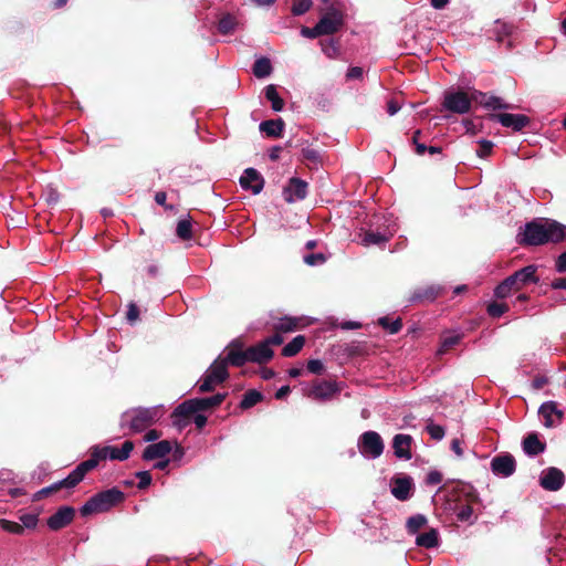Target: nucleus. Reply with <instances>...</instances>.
<instances>
[{
	"instance_id": "f257e3e1",
	"label": "nucleus",
	"mask_w": 566,
	"mask_h": 566,
	"mask_svg": "<svg viewBox=\"0 0 566 566\" xmlns=\"http://www.w3.org/2000/svg\"><path fill=\"white\" fill-rule=\"evenodd\" d=\"M566 237V227L556 220L537 218L524 226L518 233L517 242L524 247H537L558 243Z\"/></svg>"
},
{
	"instance_id": "f03ea898",
	"label": "nucleus",
	"mask_w": 566,
	"mask_h": 566,
	"mask_svg": "<svg viewBox=\"0 0 566 566\" xmlns=\"http://www.w3.org/2000/svg\"><path fill=\"white\" fill-rule=\"evenodd\" d=\"M227 394H216L211 397L192 398L178 405L171 413L172 424H187L193 420V424H206L207 411L213 410L226 399Z\"/></svg>"
},
{
	"instance_id": "7ed1b4c3",
	"label": "nucleus",
	"mask_w": 566,
	"mask_h": 566,
	"mask_svg": "<svg viewBox=\"0 0 566 566\" xmlns=\"http://www.w3.org/2000/svg\"><path fill=\"white\" fill-rule=\"evenodd\" d=\"M134 449V443L130 440H126L120 447L117 446H94L91 448V458L80 463L71 472V484H78L87 472L95 469L102 460H117L124 461L129 458L130 452Z\"/></svg>"
},
{
	"instance_id": "20e7f679",
	"label": "nucleus",
	"mask_w": 566,
	"mask_h": 566,
	"mask_svg": "<svg viewBox=\"0 0 566 566\" xmlns=\"http://www.w3.org/2000/svg\"><path fill=\"white\" fill-rule=\"evenodd\" d=\"M537 266L532 264L515 271L513 274L504 279L495 289L494 296L496 298H505L512 292L522 290L525 285L537 283L538 276L536 275Z\"/></svg>"
},
{
	"instance_id": "39448f33",
	"label": "nucleus",
	"mask_w": 566,
	"mask_h": 566,
	"mask_svg": "<svg viewBox=\"0 0 566 566\" xmlns=\"http://www.w3.org/2000/svg\"><path fill=\"white\" fill-rule=\"evenodd\" d=\"M124 499L125 494L123 491L112 488L93 495L85 502L80 512L83 516L104 513L122 503Z\"/></svg>"
},
{
	"instance_id": "423d86ee",
	"label": "nucleus",
	"mask_w": 566,
	"mask_h": 566,
	"mask_svg": "<svg viewBox=\"0 0 566 566\" xmlns=\"http://www.w3.org/2000/svg\"><path fill=\"white\" fill-rule=\"evenodd\" d=\"M228 377V368L221 357H218L201 378L198 389L200 392L212 391L216 385L226 381Z\"/></svg>"
},
{
	"instance_id": "0eeeda50",
	"label": "nucleus",
	"mask_w": 566,
	"mask_h": 566,
	"mask_svg": "<svg viewBox=\"0 0 566 566\" xmlns=\"http://www.w3.org/2000/svg\"><path fill=\"white\" fill-rule=\"evenodd\" d=\"M164 411L161 407L134 408L123 415V424H149L159 421Z\"/></svg>"
},
{
	"instance_id": "6e6552de",
	"label": "nucleus",
	"mask_w": 566,
	"mask_h": 566,
	"mask_svg": "<svg viewBox=\"0 0 566 566\" xmlns=\"http://www.w3.org/2000/svg\"><path fill=\"white\" fill-rule=\"evenodd\" d=\"M442 106L449 112L465 114L471 108V99L469 94L462 90L446 92Z\"/></svg>"
},
{
	"instance_id": "1a4fd4ad",
	"label": "nucleus",
	"mask_w": 566,
	"mask_h": 566,
	"mask_svg": "<svg viewBox=\"0 0 566 566\" xmlns=\"http://www.w3.org/2000/svg\"><path fill=\"white\" fill-rule=\"evenodd\" d=\"M243 347L244 343L241 338H234L226 347V356L221 357V360H223L227 368L229 365L234 367H242L249 363V355L247 354V349Z\"/></svg>"
},
{
	"instance_id": "9d476101",
	"label": "nucleus",
	"mask_w": 566,
	"mask_h": 566,
	"mask_svg": "<svg viewBox=\"0 0 566 566\" xmlns=\"http://www.w3.org/2000/svg\"><path fill=\"white\" fill-rule=\"evenodd\" d=\"M360 453L367 459H376L384 451L380 436L375 431L365 432L358 443Z\"/></svg>"
},
{
	"instance_id": "9b49d317",
	"label": "nucleus",
	"mask_w": 566,
	"mask_h": 566,
	"mask_svg": "<svg viewBox=\"0 0 566 566\" xmlns=\"http://www.w3.org/2000/svg\"><path fill=\"white\" fill-rule=\"evenodd\" d=\"M316 24L322 35H332L338 32L343 27V13L334 7H331Z\"/></svg>"
},
{
	"instance_id": "f8f14e48",
	"label": "nucleus",
	"mask_w": 566,
	"mask_h": 566,
	"mask_svg": "<svg viewBox=\"0 0 566 566\" xmlns=\"http://www.w3.org/2000/svg\"><path fill=\"white\" fill-rule=\"evenodd\" d=\"M489 118L504 127L512 128L514 132L523 130L531 123L530 117L524 114L497 113L490 114Z\"/></svg>"
},
{
	"instance_id": "ddd939ff",
	"label": "nucleus",
	"mask_w": 566,
	"mask_h": 566,
	"mask_svg": "<svg viewBox=\"0 0 566 566\" xmlns=\"http://www.w3.org/2000/svg\"><path fill=\"white\" fill-rule=\"evenodd\" d=\"M491 471L499 478H509L514 474L516 470V462L512 454L502 453L495 455L490 463Z\"/></svg>"
},
{
	"instance_id": "4468645a",
	"label": "nucleus",
	"mask_w": 566,
	"mask_h": 566,
	"mask_svg": "<svg viewBox=\"0 0 566 566\" xmlns=\"http://www.w3.org/2000/svg\"><path fill=\"white\" fill-rule=\"evenodd\" d=\"M308 184L301 178H290L287 185L283 189V196L286 202L303 200L307 196Z\"/></svg>"
},
{
	"instance_id": "2eb2a0df",
	"label": "nucleus",
	"mask_w": 566,
	"mask_h": 566,
	"mask_svg": "<svg viewBox=\"0 0 566 566\" xmlns=\"http://www.w3.org/2000/svg\"><path fill=\"white\" fill-rule=\"evenodd\" d=\"M469 97L471 99V104L474 102L479 105L484 106L485 108L491 109H510L513 108V106L509 103H505L501 97L488 95L486 93L480 92V91H472L471 94H469Z\"/></svg>"
},
{
	"instance_id": "dca6fc26",
	"label": "nucleus",
	"mask_w": 566,
	"mask_h": 566,
	"mask_svg": "<svg viewBox=\"0 0 566 566\" xmlns=\"http://www.w3.org/2000/svg\"><path fill=\"white\" fill-rule=\"evenodd\" d=\"M539 417L543 419L544 424H555L563 422L566 418L564 410L559 408L555 401L544 402L538 410Z\"/></svg>"
},
{
	"instance_id": "f3484780",
	"label": "nucleus",
	"mask_w": 566,
	"mask_h": 566,
	"mask_svg": "<svg viewBox=\"0 0 566 566\" xmlns=\"http://www.w3.org/2000/svg\"><path fill=\"white\" fill-rule=\"evenodd\" d=\"M565 481L564 473L556 468L544 470L539 476V483L543 489L548 491L559 490Z\"/></svg>"
},
{
	"instance_id": "a211bd4d",
	"label": "nucleus",
	"mask_w": 566,
	"mask_h": 566,
	"mask_svg": "<svg viewBox=\"0 0 566 566\" xmlns=\"http://www.w3.org/2000/svg\"><path fill=\"white\" fill-rule=\"evenodd\" d=\"M240 186L243 189H250L254 195H258L264 187V178L256 169L248 168L240 178Z\"/></svg>"
},
{
	"instance_id": "6ab92c4d",
	"label": "nucleus",
	"mask_w": 566,
	"mask_h": 566,
	"mask_svg": "<svg viewBox=\"0 0 566 566\" xmlns=\"http://www.w3.org/2000/svg\"><path fill=\"white\" fill-rule=\"evenodd\" d=\"M247 354L249 355L250 363H256L260 365L270 361L274 356L273 349L268 347L263 340L247 348Z\"/></svg>"
},
{
	"instance_id": "aec40b11",
	"label": "nucleus",
	"mask_w": 566,
	"mask_h": 566,
	"mask_svg": "<svg viewBox=\"0 0 566 566\" xmlns=\"http://www.w3.org/2000/svg\"><path fill=\"white\" fill-rule=\"evenodd\" d=\"M339 391L336 381L332 380H315L312 385L311 396L315 399H326Z\"/></svg>"
},
{
	"instance_id": "412c9836",
	"label": "nucleus",
	"mask_w": 566,
	"mask_h": 566,
	"mask_svg": "<svg viewBox=\"0 0 566 566\" xmlns=\"http://www.w3.org/2000/svg\"><path fill=\"white\" fill-rule=\"evenodd\" d=\"M441 287L437 285L418 287L412 292L409 302L419 304L431 303L441 294Z\"/></svg>"
},
{
	"instance_id": "4be33fe9",
	"label": "nucleus",
	"mask_w": 566,
	"mask_h": 566,
	"mask_svg": "<svg viewBox=\"0 0 566 566\" xmlns=\"http://www.w3.org/2000/svg\"><path fill=\"white\" fill-rule=\"evenodd\" d=\"M73 517L74 510L70 506H63L49 517L48 526L53 531H57L70 524Z\"/></svg>"
},
{
	"instance_id": "5701e85b",
	"label": "nucleus",
	"mask_w": 566,
	"mask_h": 566,
	"mask_svg": "<svg viewBox=\"0 0 566 566\" xmlns=\"http://www.w3.org/2000/svg\"><path fill=\"white\" fill-rule=\"evenodd\" d=\"M412 479L410 476H399L391 481V494L399 501H406L411 495Z\"/></svg>"
},
{
	"instance_id": "b1692460",
	"label": "nucleus",
	"mask_w": 566,
	"mask_h": 566,
	"mask_svg": "<svg viewBox=\"0 0 566 566\" xmlns=\"http://www.w3.org/2000/svg\"><path fill=\"white\" fill-rule=\"evenodd\" d=\"M172 451V442L169 440H161L157 443L149 444L143 453V459L146 461L163 459Z\"/></svg>"
},
{
	"instance_id": "393cba45",
	"label": "nucleus",
	"mask_w": 566,
	"mask_h": 566,
	"mask_svg": "<svg viewBox=\"0 0 566 566\" xmlns=\"http://www.w3.org/2000/svg\"><path fill=\"white\" fill-rule=\"evenodd\" d=\"M449 510L455 514L460 522L472 524L475 521L471 500H468L465 503H462L461 501H457L454 503L450 502Z\"/></svg>"
},
{
	"instance_id": "a878e982",
	"label": "nucleus",
	"mask_w": 566,
	"mask_h": 566,
	"mask_svg": "<svg viewBox=\"0 0 566 566\" xmlns=\"http://www.w3.org/2000/svg\"><path fill=\"white\" fill-rule=\"evenodd\" d=\"M410 446L411 437L408 434H397L394 438L395 454L400 459H411Z\"/></svg>"
},
{
	"instance_id": "bb28decb",
	"label": "nucleus",
	"mask_w": 566,
	"mask_h": 566,
	"mask_svg": "<svg viewBox=\"0 0 566 566\" xmlns=\"http://www.w3.org/2000/svg\"><path fill=\"white\" fill-rule=\"evenodd\" d=\"M545 450V443L542 442L536 433L528 434L523 440V451L527 455H537Z\"/></svg>"
},
{
	"instance_id": "cd10ccee",
	"label": "nucleus",
	"mask_w": 566,
	"mask_h": 566,
	"mask_svg": "<svg viewBox=\"0 0 566 566\" xmlns=\"http://www.w3.org/2000/svg\"><path fill=\"white\" fill-rule=\"evenodd\" d=\"M285 127L282 118L263 120L260 124V130L269 137H281Z\"/></svg>"
},
{
	"instance_id": "c85d7f7f",
	"label": "nucleus",
	"mask_w": 566,
	"mask_h": 566,
	"mask_svg": "<svg viewBox=\"0 0 566 566\" xmlns=\"http://www.w3.org/2000/svg\"><path fill=\"white\" fill-rule=\"evenodd\" d=\"M439 542V532L436 528H430L429 531L419 534L416 537V544L424 548L437 547Z\"/></svg>"
},
{
	"instance_id": "c756f323",
	"label": "nucleus",
	"mask_w": 566,
	"mask_h": 566,
	"mask_svg": "<svg viewBox=\"0 0 566 566\" xmlns=\"http://www.w3.org/2000/svg\"><path fill=\"white\" fill-rule=\"evenodd\" d=\"M390 239V235H387L385 233L375 232V231H365L361 234V244L365 247L369 245H384L386 242H388Z\"/></svg>"
},
{
	"instance_id": "7c9ffc66",
	"label": "nucleus",
	"mask_w": 566,
	"mask_h": 566,
	"mask_svg": "<svg viewBox=\"0 0 566 566\" xmlns=\"http://www.w3.org/2000/svg\"><path fill=\"white\" fill-rule=\"evenodd\" d=\"M264 96L269 102H271V106L274 112H281L283 109L284 101L279 95L274 84H270L264 88Z\"/></svg>"
},
{
	"instance_id": "2f4dec72",
	"label": "nucleus",
	"mask_w": 566,
	"mask_h": 566,
	"mask_svg": "<svg viewBox=\"0 0 566 566\" xmlns=\"http://www.w3.org/2000/svg\"><path fill=\"white\" fill-rule=\"evenodd\" d=\"M305 336L297 335L282 348V356L293 357L297 355L305 345Z\"/></svg>"
},
{
	"instance_id": "473e14b6",
	"label": "nucleus",
	"mask_w": 566,
	"mask_h": 566,
	"mask_svg": "<svg viewBox=\"0 0 566 566\" xmlns=\"http://www.w3.org/2000/svg\"><path fill=\"white\" fill-rule=\"evenodd\" d=\"M70 479H71V473L65 479H63V480H61V481H59V482H56V483H54V484H52V485H50L48 488H44V489L38 491L34 494L33 499L34 500H40L43 496H46V495L51 494L52 492H54V491H56V490H59L61 488H67V489L74 488L76 484H71L69 482Z\"/></svg>"
},
{
	"instance_id": "72a5a7b5",
	"label": "nucleus",
	"mask_w": 566,
	"mask_h": 566,
	"mask_svg": "<svg viewBox=\"0 0 566 566\" xmlns=\"http://www.w3.org/2000/svg\"><path fill=\"white\" fill-rule=\"evenodd\" d=\"M272 64L270 59L260 57L253 64V74L258 78H263L269 76L272 73Z\"/></svg>"
},
{
	"instance_id": "f704fd0d",
	"label": "nucleus",
	"mask_w": 566,
	"mask_h": 566,
	"mask_svg": "<svg viewBox=\"0 0 566 566\" xmlns=\"http://www.w3.org/2000/svg\"><path fill=\"white\" fill-rule=\"evenodd\" d=\"M513 32V25L506 22H502L500 20L495 21L494 27L492 29V33L495 36V40L500 43L504 42L506 38H509Z\"/></svg>"
},
{
	"instance_id": "c9c22d12",
	"label": "nucleus",
	"mask_w": 566,
	"mask_h": 566,
	"mask_svg": "<svg viewBox=\"0 0 566 566\" xmlns=\"http://www.w3.org/2000/svg\"><path fill=\"white\" fill-rule=\"evenodd\" d=\"M301 318L285 316L274 325V331L279 333H289L300 327Z\"/></svg>"
},
{
	"instance_id": "e433bc0d",
	"label": "nucleus",
	"mask_w": 566,
	"mask_h": 566,
	"mask_svg": "<svg viewBox=\"0 0 566 566\" xmlns=\"http://www.w3.org/2000/svg\"><path fill=\"white\" fill-rule=\"evenodd\" d=\"M262 399H263V395L260 391H258L255 389H250L243 395V398L240 402V408L249 409V408L255 406Z\"/></svg>"
},
{
	"instance_id": "4c0bfd02",
	"label": "nucleus",
	"mask_w": 566,
	"mask_h": 566,
	"mask_svg": "<svg viewBox=\"0 0 566 566\" xmlns=\"http://www.w3.org/2000/svg\"><path fill=\"white\" fill-rule=\"evenodd\" d=\"M176 234L182 241L192 239V224L189 219L179 220L176 228Z\"/></svg>"
},
{
	"instance_id": "58836bf2",
	"label": "nucleus",
	"mask_w": 566,
	"mask_h": 566,
	"mask_svg": "<svg viewBox=\"0 0 566 566\" xmlns=\"http://www.w3.org/2000/svg\"><path fill=\"white\" fill-rule=\"evenodd\" d=\"M378 325L388 331L390 334H397L402 328V321L399 317L395 321H391L388 316H382L378 319Z\"/></svg>"
},
{
	"instance_id": "ea45409f",
	"label": "nucleus",
	"mask_w": 566,
	"mask_h": 566,
	"mask_svg": "<svg viewBox=\"0 0 566 566\" xmlns=\"http://www.w3.org/2000/svg\"><path fill=\"white\" fill-rule=\"evenodd\" d=\"M427 522L424 515L417 514L408 518L406 526L410 534H416L420 528L426 526Z\"/></svg>"
},
{
	"instance_id": "a19ab883",
	"label": "nucleus",
	"mask_w": 566,
	"mask_h": 566,
	"mask_svg": "<svg viewBox=\"0 0 566 566\" xmlns=\"http://www.w3.org/2000/svg\"><path fill=\"white\" fill-rule=\"evenodd\" d=\"M302 158L304 161L312 165H318L322 163L319 150L310 146L302 148Z\"/></svg>"
},
{
	"instance_id": "79ce46f5",
	"label": "nucleus",
	"mask_w": 566,
	"mask_h": 566,
	"mask_svg": "<svg viewBox=\"0 0 566 566\" xmlns=\"http://www.w3.org/2000/svg\"><path fill=\"white\" fill-rule=\"evenodd\" d=\"M235 24V18L231 14H226L219 20L218 30L222 34H229L234 31Z\"/></svg>"
},
{
	"instance_id": "37998d69",
	"label": "nucleus",
	"mask_w": 566,
	"mask_h": 566,
	"mask_svg": "<svg viewBox=\"0 0 566 566\" xmlns=\"http://www.w3.org/2000/svg\"><path fill=\"white\" fill-rule=\"evenodd\" d=\"M461 338H462V335H459V334L446 336L441 342V346L438 350V354L443 355V354L448 353L451 348H453L455 345H458L460 343Z\"/></svg>"
},
{
	"instance_id": "c03bdc74",
	"label": "nucleus",
	"mask_w": 566,
	"mask_h": 566,
	"mask_svg": "<svg viewBox=\"0 0 566 566\" xmlns=\"http://www.w3.org/2000/svg\"><path fill=\"white\" fill-rule=\"evenodd\" d=\"M312 0H294L291 7V12L295 17L303 15L312 8Z\"/></svg>"
},
{
	"instance_id": "a18cd8bd",
	"label": "nucleus",
	"mask_w": 566,
	"mask_h": 566,
	"mask_svg": "<svg viewBox=\"0 0 566 566\" xmlns=\"http://www.w3.org/2000/svg\"><path fill=\"white\" fill-rule=\"evenodd\" d=\"M507 311H509V305L505 303L492 302L486 307L488 314L493 318L501 317Z\"/></svg>"
},
{
	"instance_id": "49530a36",
	"label": "nucleus",
	"mask_w": 566,
	"mask_h": 566,
	"mask_svg": "<svg viewBox=\"0 0 566 566\" xmlns=\"http://www.w3.org/2000/svg\"><path fill=\"white\" fill-rule=\"evenodd\" d=\"M0 527L8 532V533H12V534H22L23 533V526L17 522H13V521H9V520H4V518H1L0 520Z\"/></svg>"
},
{
	"instance_id": "de8ad7c7",
	"label": "nucleus",
	"mask_w": 566,
	"mask_h": 566,
	"mask_svg": "<svg viewBox=\"0 0 566 566\" xmlns=\"http://www.w3.org/2000/svg\"><path fill=\"white\" fill-rule=\"evenodd\" d=\"M304 262L307 265L314 266L326 262V256L323 253H311L304 256Z\"/></svg>"
},
{
	"instance_id": "09e8293b",
	"label": "nucleus",
	"mask_w": 566,
	"mask_h": 566,
	"mask_svg": "<svg viewBox=\"0 0 566 566\" xmlns=\"http://www.w3.org/2000/svg\"><path fill=\"white\" fill-rule=\"evenodd\" d=\"M493 148V143L491 140L482 139L479 142V149L476 150V155L481 158L488 157Z\"/></svg>"
},
{
	"instance_id": "8fccbe9b",
	"label": "nucleus",
	"mask_w": 566,
	"mask_h": 566,
	"mask_svg": "<svg viewBox=\"0 0 566 566\" xmlns=\"http://www.w3.org/2000/svg\"><path fill=\"white\" fill-rule=\"evenodd\" d=\"M306 367L310 373L315 374V375L323 374V371L325 369L324 364L319 359H310L307 361Z\"/></svg>"
},
{
	"instance_id": "3c124183",
	"label": "nucleus",
	"mask_w": 566,
	"mask_h": 566,
	"mask_svg": "<svg viewBox=\"0 0 566 566\" xmlns=\"http://www.w3.org/2000/svg\"><path fill=\"white\" fill-rule=\"evenodd\" d=\"M126 318L130 324L136 323L139 318V308L134 302H130L128 305Z\"/></svg>"
},
{
	"instance_id": "603ef678",
	"label": "nucleus",
	"mask_w": 566,
	"mask_h": 566,
	"mask_svg": "<svg viewBox=\"0 0 566 566\" xmlns=\"http://www.w3.org/2000/svg\"><path fill=\"white\" fill-rule=\"evenodd\" d=\"M23 528H34L38 524V516L34 514H23L20 517Z\"/></svg>"
},
{
	"instance_id": "864d4df0",
	"label": "nucleus",
	"mask_w": 566,
	"mask_h": 566,
	"mask_svg": "<svg viewBox=\"0 0 566 566\" xmlns=\"http://www.w3.org/2000/svg\"><path fill=\"white\" fill-rule=\"evenodd\" d=\"M301 34L304 36V38H308V39H316L318 36H322L321 32H319V29L317 27V24H315L314 28H308V27H302L301 29Z\"/></svg>"
},
{
	"instance_id": "5fc2aeb1",
	"label": "nucleus",
	"mask_w": 566,
	"mask_h": 566,
	"mask_svg": "<svg viewBox=\"0 0 566 566\" xmlns=\"http://www.w3.org/2000/svg\"><path fill=\"white\" fill-rule=\"evenodd\" d=\"M263 342L268 345V347L271 348V346L281 345L284 342V338L282 336V333L275 332L274 335L265 338Z\"/></svg>"
},
{
	"instance_id": "6e6d98bb",
	"label": "nucleus",
	"mask_w": 566,
	"mask_h": 566,
	"mask_svg": "<svg viewBox=\"0 0 566 566\" xmlns=\"http://www.w3.org/2000/svg\"><path fill=\"white\" fill-rule=\"evenodd\" d=\"M49 470H50L49 463L42 462L41 464H39L36 470H34L32 478L33 479L38 478L39 480H41L42 478H44L48 474Z\"/></svg>"
},
{
	"instance_id": "4d7b16f0",
	"label": "nucleus",
	"mask_w": 566,
	"mask_h": 566,
	"mask_svg": "<svg viewBox=\"0 0 566 566\" xmlns=\"http://www.w3.org/2000/svg\"><path fill=\"white\" fill-rule=\"evenodd\" d=\"M363 69L359 66H352L347 70V80H360L363 77Z\"/></svg>"
},
{
	"instance_id": "13d9d810",
	"label": "nucleus",
	"mask_w": 566,
	"mask_h": 566,
	"mask_svg": "<svg viewBox=\"0 0 566 566\" xmlns=\"http://www.w3.org/2000/svg\"><path fill=\"white\" fill-rule=\"evenodd\" d=\"M136 476L139 479L138 488L144 489L148 486L151 482V476L147 471H142L136 474Z\"/></svg>"
},
{
	"instance_id": "bf43d9fd",
	"label": "nucleus",
	"mask_w": 566,
	"mask_h": 566,
	"mask_svg": "<svg viewBox=\"0 0 566 566\" xmlns=\"http://www.w3.org/2000/svg\"><path fill=\"white\" fill-rule=\"evenodd\" d=\"M167 195L165 191H158L155 195V201L157 205L164 207L166 210H172L174 206L166 203Z\"/></svg>"
},
{
	"instance_id": "052dcab7",
	"label": "nucleus",
	"mask_w": 566,
	"mask_h": 566,
	"mask_svg": "<svg viewBox=\"0 0 566 566\" xmlns=\"http://www.w3.org/2000/svg\"><path fill=\"white\" fill-rule=\"evenodd\" d=\"M401 108V104L397 98H390L387 102V113L392 116Z\"/></svg>"
},
{
	"instance_id": "680f3d73",
	"label": "nucleus",
	"mask_w": 566,
	"mask_h": 566,
	"mask_svg": "<svg viewBox=\"0 0 566 566\" xmlns=\"http://www.w3.org/2000/svg\"><path fill=\"white\" fill-rule=\"evenodd\" d=\"M547 384H548V378L546 376L537 375L534 377V379L532 381V387L535 390H539Z\"/></svg>"
},
{
	"instance_id": "e2e57ef3",
	"label": "nucleus",
	"mask_w": 566,
	"mask_h": 566,
	"mask_svg": "<svg viewBox=\"0 0 566 566\" xmlns=\"http://www.w3.org/2000/svg\"><path fill=\"white\" fill-rule=\"evenodd\" d=\"M462 443H463V440L461 438H454L451 441V449L459 458H461L463 455Z\"/></svg>"
},
{
	"instance_id": "0e129e2a",
	"label": "nucleus",
	"mask_w": 566,
	"mask_h": 566,
	"mask_svg": "<svg viewBox=\"0 0 566 566\" xmlns=\"http://www.w3.org/2000/svg\"><path fill=\"white\" fill-rule=\"evenodd\" d=\"M429 434L436 439L440 440L444 437L443 427H427Z\"/></svg>"
},
{
	"instance_id": "69168bd1",
	"label": "nucleus",
	"mask_w": 566,
	"mask_h": 566,
	"mask_svg": "<svg viewBox=\"0 0 566 566\" xmlns=\"http://www.w3.org/2000/svg\"><path fill=\"white\" fill-rule=\"evenodd\" d=\"M442 481V474L439 471H431L427 475L428 484H438Z\"/></svg>"
},
{
	"instance_id": "338daca9",
	"label": "nucleus",
	"mask_w": 566,
	"mask_h": 566,
	"mask_svg": "<svg viewBox=\"0 0 566 566\" xmlns=\"http://www.w3.org/2000/svg\"><path fill=\"white\" fill-rule=\"evenodd\" d=\"M556 270L559 273L566 272V251L563 252L556 260Z\"/></svg>"
},
{
	"instance_id": "774afa93",
	"label": "nucleus",
	"mask_w": 566,
	"mask_h": 566,
	"mask_svg": "<svg viewBox=\"0 0 566 566\" xmlns=\"http://www.w3.org/2000/svg\"><path fill=\"white\" fill-rule=\"evenodd\" d=\"M551 286L554 290L566 289V277H557L553 280Z\"/></svg>"
}]
</instances>
